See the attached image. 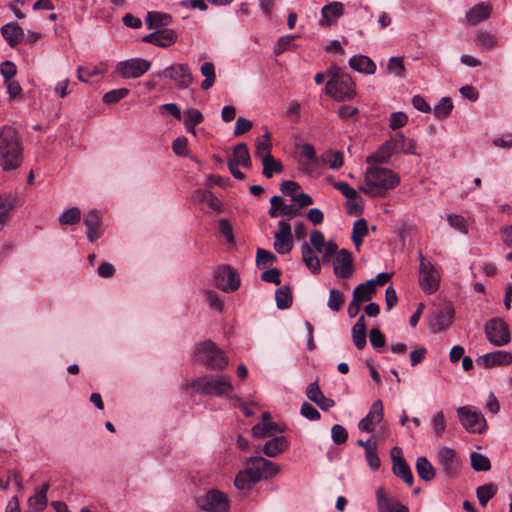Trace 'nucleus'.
Listing matches in <instances>:
<instances>
[{
	"label": "nucleus",
	"instance_id": "f257e3e1",
	"mask_svg": "<svg viewBox=\"0 0 512 512\" xmlns=\"http://www.w3.org/2000/svg\"><path fill=\"white\" fill-rule=\"evenodd\" d=\"M278 464L261 456L246 459L245 468L236 475L234 485L239 490H250L257 482L277 475Z\"/></svg>",
	"mask_w": 512,
	"mask_h": 512
},
{
	"label": "nucleus",
	"instance_id": "f03ea898",
	"mask_svg": "<svg viewBox=\"0 0 512 512\" xmlns=\"http://www.w3.org/2000/svg\"><path fill=\"white\" fill-rule=\"evenodd\" d=\"M191 388L202 395L225 397L243 405L242 399L234 394V387L227 375H204L194 380L187 381L185 389Z\"/></svg>",
	"mask_w": 512,
	"mask_h": 512
},
{
	"label": "nucleus",
	"instance_id": "7ed1b4c3",
	"mask_svg": "<svg viewBox=\"0 0 512 512\" xmlns=\"http://www.w3.org/2000/svg\"><path fill=\"white\" fill-rule=\"evenodd\" d=\"M399 183V176L392 170L370 165L365 172L364 184L359 187V190L371 197H382Z\"/></svg>",
	"mask_w": 512,
	"mask_h": 512
},
{
	"label": "nucleus",
	"instance_id": "20e7f679",
	"mask_svg": "<svg viewBox=\"0 0 512 512\" xmlns=\"http://www.w3.org/2000/svg\"><path fill=\"white\" fill-rule=\"evenodd\" d=\"M22 146L18 131L12 126L0 128V165L3 170H14L21 165Z\"/></svg>",
	"mask_w": 512,
	"mask_h": 512
},
{
	"label": "nucleus",
	"instance_id": "39448f33",
	"mask_svg": "<svg viewBox=\"0 0 512 512\" xmlns=\"http://www.w3.org/2000/svg\"><path fill=\"white\" fill-rule=\"evenodd\" d=\"M196 356L207 368L214 371H223L228 365V358L224 351L212 341L199 344L196 348Z\"/></svg>",
	"mask_w": 512,
	"mask_h": 512
},
{
	"label": "nucleus",
	"instance_id": "423d86ee",
	"mask_svg": "<svg viewBox=\"0 0 512 512\" xmlns=\"http://www.w3.org/2000/svg\"><path fill=\"white\" fill-rule=\"evenodd\" d=\"M419 285L427 294H433L439 288L440 274L437 268L419 251Z\"/></svg>",
	"mask_w": 512,
	"mask_h": 512
},
{
	"label": "nucleus",
	"instance_id": "0eeeda50",
	"mask_svg": "<svg viewBox=\"0 0 512 512\" xmlns=\"http://www.w3.org/2000/svg\"><path fill=\"white\" fill-rule=\"evenodd\" d=\"M326 93L337 101L352 99L356 95L355 83L349 74L329 79Z\"/></svg>",
	"mask_w": 512,
	"mask_h": 512
},
{
	"label": "nucleus",
	"instance_id": "6e6552de",
	"mask_svg": "<svg viewBox=\"0 0 512 512\" xmlns=\"http://www.w3.org/2000/svg\"><path fill=\"white\" fill-rule=\"evenodd\" d=\"M457 415L463 428L469 433H482L487 428L483 414L475 407L467 405L457 409Z\"/></svg>",
	"mask_w": 512,
	"mask_h": 512
},
{
	"label": "nucleus",
	"instance_id": "1a4fd4ad",
	"mask_svg": "<svg viewBox=\"0 0 512 512\" xmlns=\"http://www.w3.org/2000/svg\"><path fill=\"white\" fill-rule=\"evenodd\" d=\"M487 340L494 346L501 347L511 341L508 324L499 317L488 320L484 326Z\"/></svg>",
	"mask_w": 512,
	"mask_h": 512
},
{
	"label": "nucleus",
	"instance_id": "9d476101",
	"mask_svg": "<svg viewBox=\"0 0 512 512\" xmlns=\"http://www.w3.org/2000/svg\"><path fill=\"white\" fill-rule=\"evenodd\" d=\"M437 463L447 477H456L460 472L461 461L456 451L450 447L443 446L436 452Z\"/></svg>",
	"mask_w": 512,
	"mask_h": 512
},
{
	"label": "nucleus",
	"instance_id": "9b49d317",
	"mask_svg": "<svg viewBox=\"0 0 512 512\" xmlns=\"http://www.w3.org/2000/svg\"><path fill=\"white\" fill-rule=\"evenodd\" d=\"M197 505L202 510L209 512H227L229 510L228 498L216 489L209 490L203 497H199Z\"/></svg>",
	"mask_w": 512,
	"mask_h": 512
},
{
	"label": "nucleus",
	"instance_id": "f8f14e48",
	"mask_svg": "<svg viewBox=\"0 0 512 512\" xmlns=\"http://www.w3.org/2000/svg\"><path fill=\"white\" fill-rule=\"evenodd\" d=\"M151 67V62L143 58H131L116 65V72L125 79L139 78Z\"/></svg>",
	"mask_w": 512,
	"mask_h": 512
},
{
	"label": "nucleus",
	"instance_id": "ddd939ff",
	"mask_svg": "<svg viewBox=\"0 0 512 512\" xmlns=\"http://www.w3.org/2000/svg\"><path fill=\"white\" fill-rule=\"evenodd\" d=\"M164 77L170 79L178 89H187L194 78L186 64L175 63L164 69Z\"/></svg>",
	"mask_w": 512,
	"mask_h": 512
},
{
	"label": "nucleus",
	"instance_id": "4468645a",
	"mask_svg": "<svg viewBox=\"0 0 512 512\" xmlns=\"http://www.w3.org/2000/svg\"><path fill=\"white\" fill-rule=\"evenodd\" d=\"M294 246L291 225L288 220H281L278 223V230L274 235V249L277 253L284 255L289 253Z\"/></svg>",
	"mask_w": 512,
	"mask_h": 512
},
{
	"label": "nucleus",
	"instance_id": "2eb2a0df",
	"mask_svg": "<svg viewBox=\"0 0 512 512\" xmlns=\"http://www.w3.org/2000/svg\"><path fill=\"white\" fill-rule=\"evenodd\" d=\"M215 285L224 292H233L240 286L237 273L229 266L218 267L214 273Z\"/></svg>",
	"mask_w": 512,
	"mask_h": 512
},
{
	"label": "nucleus",
	"instance_id": "dca6fc26",
	"mask_svg": "<svg viewBox=\"0 0 512 512\" xmlns=\"http://www.w3.org/2000/svg\"><path fill=\"white\" fill-rule=\"evenodd\" d=\"M334 274L338 278L348 279L354 272L353 257L351 252L341 249L333 260Z\"/></svg>",
	"mask_w": 512,
	"mask_h": 512
},
{
	"label": "nucleus",
	"instance_id": "f3484780",
	"mask_svg": "<svg viewBox=\"0 0 512 512\" xmlns=\"http://www.w3.org/2000/svg\"><path fill=\"white\" fill-rule=\"evenodd\" d=\"M383 417V403L381 400H377L372 404L368 414L360 420L358 428L364 432H373L375 430V426L383 420Z\"/></svg>",
	"mask_w": 512,
	"mask_h": 512
},
{
	"label": "nucleus",
	"instance_id": "a211bd4d",
	"mask_svg": "<svg viewBox=\"0 0 512 512\" xmlns=\"http://www.w3.org/2000/svg\"><path fill=\"white\" fill-rule=\"evenodd\" d=\"M477 365L484 368L495 366H508L512 363V354L508 351L497 350L479 356L476 360Z\"/></svg>",
	"mask_w": 512,
	"mask_h": 512
},
{
	"label": "nucleus",
	"instance_id": "6ab92c4d",
	"mask_svg": "<svg viewBox=\"0 0 512 512\" xmlns=\"http://www.w3.org/2000/svg\"><path fill=\"white\" fill-rule=\"evenodd\" d=\"M344 14V4L339 1H334L324 5L321 9V18L319 25L321 27H330L335 24L338 19Z\"/></svg>",
	"mask_w": 512,
	"mask_h": 512
},
{
	"label": "nucleus",
	"instance_id": "aec40b11",
	"mask_svg": "<svg viewBox=\"0 0 512 512\" xmlns=\"http://www.w3.org/2000/svg\"><path fill=\"white\" fill-rule=\"evenodd\" d=\"M176 39L177 35L173 30L161 29L144 36L142 41L166 48L174 44Z\"/></svg>",
	"mask_w": 512,
	"mask_h": 512
},
{
	"label": "nucleus",
	"instance_id": "412c9836",
	"mask_svg": "<svg viewBox=\"0 0 512 512\" xmlns=\"http://www.w3.org/2000/svg\"><path fill=\"white\" fill-rule=\"evenodd\" d=\"M84 224L87 229V231H86L87 239L90 242L93 243L97 239L100 238L101 233H100L99 229L102 224V221H101V216L97 210H95V209L89 210L84 215Z\"/></svg>",
	"mask_w": 512,
	"mask_h": 512
},
{
	"label": "nucleus",
	"instance_id": "4be33fe9",
	"mask_svg": "<svg viewBox=\"0 0 512 512\" xmlns=\"http://www.w3.org/2000/svg\"><path fill=\"white\" fill-rule=\"evenodd\" d=\"M308 399L319 406L320 409L328 411L334 407V400L327 398L319 388L318 382L310 383L306 389Z\"/></svg>",
	"mask_w": 512,
	"mask_h": 512
},
{
	"label": "nucleus",
	"instance_id": "5701e85b",
	"mask_svg": "<svg viewBox=\"0 0 512 512\" xmlns=\"http://www.w3.org/2000/svg\"><path fill=\"white\" fill-rule=\"evenodd\" d=\"M49 483H43L40 487L35 488L34 494L28 498V507L33 512L43 511L47 506V492L49 490Z\"/></svg>",
	"mask_w": 512,
	"mask_h": 512
},
{
	"label": "nucleus",
	"instance_id": "b1692460",
	"mask_svg": "<svg viewBox=\"0 0 512 512\" xmlns=\"http://www.w3.org/2000/svg\"><path fill=\"white\" fill-rule=\"evenodd\" d=\"M1 34L10 47H15L24 40V30L17 23H8L2 26Z\"/></svg>",
	"mask_w": 512,
	"mask_h": 512
},
{
	"label": "nucleus",
	"instance_id": "393cba45",
	"mask_svg": "<svg viewBox=\"0 0 512 512\" xmlns=\"http://www.w3.org/2000/svg\"><path fill=\"white\" fill-rule=\"evenodd\" d=\"M349 66L351 69L364 73L367 75H372L376 71V64L374 61L365 55H354L349 60Z\"/></svg>",
	"mask_w": 512,
	"mask_h": 512
},
{
	"label": "nucleus",
	"instance_id": "a878e982",
	"mask_svg": "<svg viewBox=\"0 0 512 512\" xmlns=\"http://www.w3.org/2000/svg\"><path fill=\"white\" fill-rule=\"evenodd\" d=\"M394 153H396V151L392 141H386L375 153L367 157L366 162L369 165L386 163Z\"/></svg>",
	"mask_w": 512,
	"mask_h": 512
},
{
	"label": "nucleus",
	"instance_id": "bb28decb",
	"mask_svg": "<svg viewBox=\"0 0 512 512\" xmlns=\"http://www.w3.org/2000/svg\"><path fill=\"white\" fill-rule=\"evenodd\" d=\"M454 314V309L450 305L441 308L436 314V321L433 324V331L440 332L446 330L453 323Z\"/></svg>",
	"mask_w": 512,
	"mask_h": 512
},
{
	"label": "nucleus",
	"instance_id": "cd10ccee",
	"mask_svg": "<svg viewBox=\"0 0 512 512\" xmlns=\"http://www.w3.org/2000/svg\"><path fill=\"white\" fill-rule=\"evenodd\" d=\"M228 163L240 165L244 168L251 167V158L248 147L245 143H238L234 147L233 154L229 158Z\"/></svg>",
	"mask_w": 512,
	"mask_h": 512
},
{
	"label": "nucleus",
	"instance_id": "c85d7f7f",
	"mask_svg": "<svg viewBox=\"0 0 512 512\" xmlns=\"http://www.w3.org/2000/svg\"><path fill=\"white\" fill-rule=\"evenodd\" d=\"M490 14L491 6L485 3H479L467 12L466 19L470 25H476L487 19Z\"/></svg>",
	"mask_w": 512,
	"mask_h": 512
},
{
	"label": "nucleus",
	"instance_id": "c756f323",
	"mask_svg": "<svg viewBox=\"0 0 512 512\" xmlns=\"http://www.w3.org/2000/svg\"><path fill=\"white\" fill-rule=\"evenodd\" d=\"M301 253L303 262L310 271L314 274L319 273L321 269L320 260L315 254L313 248L307 242L302 244Z\"/></svg>",
	"mask_w": 512,
	"mask_h": 512
},
{
	"label": "nucleus",
	"instance_id": "7c9ffc66",
	"mask_svg": "<svg viewBox=\"0 0 512 512\" xmlns=\"http://www.w3.org/2000/svg\"><path fill=\"white\" fill-rule=\"evenodd\" d=\"M366 322L361 315L352 327V338L357 349L361 350L366 346Z\"/></svg>",
	"mask_w": 512,
	"mask_h": 512
},
{
	"label": "nucleus",
	"instance_id": "2f4dec72",
	"mask_svg": "<svg viewBox=\"0 0 512 512\" xmlns=\"http://www.w3.org/2000/svg\"><path fill=\"white\" fill-rule=\"evenodd\" d=\"M287 448L284 436H277L267 441L263 446V453L268 457H276Z\"/></svg>",
	"mask_w": 512,
	"mask_h": 512
},
{
	"label": "nucleus",
	"instance_id": "473e14b6",
	"mask_svg": "<svg viewBox=\"0 0 512 512\" xmlns=\"http://www.w3.org/2000/svg\"><path fill=\"white\" fill-rule=\"evenodd\" d=\"M396 152H403L405 154L415 155V142L412 139H408L402 132H398L391 139Z\"/></svg>",
	"mask_w": 512,
	"mask_h": 512
},
{
	"label": "nucleus",
	"instance_id": "72a5a7b5",
	"mask_svg": "<svg viewBox=\"0 0 512 512\" xmlns=\"http://www.w3.org/2000/svg\"><path fill=\"white\" fill-rule=\"evenodd\" d=\"M416 471L418 476L426 482L433 480L436 475L433 465L426 457L423 456L418 457L416 460Z\"/></svg>",
	"mask_w": 512,
	"mask_h": 512
},
{
	"label": "nucleus",
	"instance_id": "f704fd0d",
	"mask_svg": "<svg viewBox=\"0 0 512 512\" xmlns=\"http://www.w3.org/2000/svg\"><path fill=\"white\" fill-rule=\"evenodd\" d=\"M393 473L401 478L407 485H412L414 478L412 471L405 461L404 458H398L395 460V464L392 466Z\"/></svg>",
	"mask_w": 512,
	"mask_h": 512
},
{
	"label": "nucleus",
	"instance_id": "c9c22d12",
	"mask_svg": "<svg viewBox=\"0 0 512 512\" xmlns=\"http://www.w3.org/2000/svg\"><path fill=\"white\" fill-rule=\"evenodd\" d=\"M319 162L328 164L329 168L337 170L344 164V154L341 151H326L319 158Z\"/></svg>",
	"mask_w": 512,
	"mask_h": 512
},
{
	"label": "nucleus",
	"instance_id": "e433bc0d",
	"mask_svg": "<svg viewBox=\"0 0 512 512\" xmlns=\"http://www.w3.org/2000/svg\"><path fill=\"white\" fill-rule=\"evenodd\" d=\"M273 432H282V429L274 422L258 423L252 428V436L255 439H263L270 436Z\"/></svg>",
	"mask_w": 512,
	"mask_h": 512
},
{
	"label": "nucleus",
	"instance_id": "4c0bfd02",
	"mask_svg": "<svg viewBox=\"0 0 512 512\" xmlns=\"http://www.w3.org/2000/svg\"><path fill=\"white\" fill-rule=\"evenodd\" d=\"M263 175L266 178H271L274 173L283 171V165L279 160H276L271 154L263 156Z\"/></svg>",
	"mask_w": 512,
	"mask_h": 512
},
{
	"label": "nucleus",
	"instance_id": "58836bf2",
	"mask_svg": "<svg viewBox=\"0 0 512 512\" xmlns=\"http://www.w3.org/2000/svg\"><path fill=\"white\" fill-rule=\"evenodd\" d=\"M367 233L368 224L364 218H361L354 222L351 239L357 249H359L360 245L362 244L363 238L367 235Z\"/></svg>",
	"mask_w": 512,
	"mask_h": 512
},
{
	"label": "nucleus",
	"instance_id": "ea45409f",
	"mask_svg": "<svg viewBox=\"0 0 512 512\" xmlns=\"http://www.w3.org/2000/svg\"><path fill=\"white\" fill-rule=\"evenodd\" d=\"M376 502L379 512H392L398 503V501L389 498L382 487L376 490Z\"/></svg>",
	"mask_w": 512,
	"mask_h": 512
},
{
	"label": "nucleus",
	"instance_id": "a19ab883",
	"mask_svg": "<svg viewBox=\"0 0 512 512\" xmlns=\"http://www.w3.org/2000/svg\"><path fill=\"white\" fill-rule=\"evenodd\" d=\"M171 22V16L164 13L148 12L146 17V25L148 29H157L166 26Z\"/></svg>",
	"mask_w": 512,
	"mask_h": 512
},
{
	"label": "nucleus",
	"instance_id": "79ce46f5",
	"mask_svg": "<svg viewBox=\"0 0 512 512\" xmlns=\"http://www.w3.org/2000/svg\"><path fill=\"white\" fill-rule=\"evenodd\" d=\"M474 41L482 50H491L497 45V39L494 35L486 31H478L475 34Z\"/></svg>",
	"mask_w": 512,
	"mask_h": 512
},
{
	"label": "nucleus",
	"instance_id": "37998d69",
	"mask_svg": "<svg viewBox=\"0 0 512 512\" xmlns=\"http://www.w3.org/2000/svg\"><path fill=\"white\" fill-rule=\"evenodd\" d=\"M200 73L205 77L204 81L201 83V88L208 90L214 85L216 79L214 64L212 62L203 63L200 68Z\"/></svg>",
	"mask_w": 512,
	"mask_h": 512
},
{
	"label": "nucleus",
	"instance_id": "c03bdc74",
	"mask_svg": "<svg viewBox=\"0 0 512 512\" xmlns=\"http://www.w3.org/2000/svg\"><path fill=\"white\" fill-rule=\"evenodd\" d=\"M276 305L279 309H288L292 305V291L289 286H282L275 292Z\"/></svg>",
	"mask_w": 512,
	"mask_h": 512
},
{
	"label": "nucleus",
	"instance_id": "a18cd8bd",
	"mask_svg": "<svg viewBox=\"0 0 512 512\" xmlns=\"http://www.w3.org/2000/svg\"><path fill=\"white\" fill-rule=\"evenodd\" d=\"M195 197L198 201L206 203L212 210L218 211L221 209V202L209 190H197Z\"/></svg>",
	"mask_w": 512,
	"mask_h": 512
},
{
	"label": "nucleus",
	"instance_id": "49530a36",
	"mask_svg": "<svg viewBox=\"0 0 512 512\" xmlns=\"http://www.w3.org/2000/svg\"><path fill=\"white\" fill-rule=\"evenodd\" d=\"M446 219L451 228L460 232L461 234H464V235L468 234V232H469L468 222L462 215L448 214Z\"/></svg>",
	"mask_w": 512,
	"mask_h": 512
},
{
	"label": "nucleus",
	"instance_id": "de8ad7c7",
	"mask_svg": "<svg viewBox=\"0 0 512 512\" xmlns=\"http://www.w3.org/2000/svg\"><path fill=\"white\" fill-rule=\"evenodd\" d=\"M430 425L434 435L440 438L446 429V419L443 411L436 412L430 420Z\"/></svg>",
	"mask_w": 512,
	"mask_h": 512
},
{
	"label": "nucleus",
	"instance_id": "09e8293b",
	"mask_svg": "<svg viewBox=\"0 0 512 512\" xmlns=\"http://www.w3.org/2000/svg\"><path fill=\"white\" fill-rule=\"evenodd\" d=\"M345 302L344 294L337 289H331L327 301L328 308L333 312H339Z\"/></svg>",
	"mask_w": 512,
	"mask_h": 512
},
{
	"label": "nucleus",
	"instance_id": "8fccbe9b",
	"mask_svg": "<svg viewBox=\"0 0 512 512\" xmlns=\"http://www.w3.org/2000/svg\"><path fill=\"white\" fill-rule=\"evenodd\" d=\"M497 492V487L494 484H485L477 488L476 494L479 503L485 506L488 501L494 497Z\"/></svg>",
	"mask_w": 512,
	"mask_h": 512
},
{
	"label": "nucleus",
	"instance_id": "3c124183",
	"mask_svg": "<svg viewBox=\"0 0 512 512\" xmlns=\"http://www.w3.org/2000/svg\"><path fill=\"white\" fill-rule=\"evenodd\" d=\"M81 211L78 207H71L59 216V222L63 225H73L80 221Z\"/></svg>",
	"mask_w": 512,
	"mask_h": 512
},
{
	"label": "nucleus",
	"instance_id": "603ef678",
	"mask_svg": "<svg viewBox=\"0 0 512 512\" xmlns=\"http://www.w3.org/2000/svg\"><path fill=\"white\" fill-rule=\"evenodd\" d=\"M453 109V103L450 97H443L437 105L434 107V115L435 117L441 119L446 118L450 115Z\"/></svg>",
	"mask_w": 512,
	"mask_h": 512
},
{
	"label": "nucleus",
	"instance_id": "864d4df0",
	"mask_svg": "<svg viewBox=\"0 0 512 512\" xmlns=\"http://www.w3.org/2000/svg\"><path fill=\"white\" fill-rule=\"evenodd\" d=\"M470 460L475 471H488L491 468L490 460L483 454L473 452L470 455Z\"/></svg>",
	"mask_w": 512,
	"mask_h": 512
},
{
	"label": "nucleus",
	"instance_id": "5fc2aeb1",
	"mask_svg": "<svg viewBox=\"0 0 512 512\" xmlns=\"http://www.w3.org/2000/svg\"><path fill=\"white\" fill-rule=\"evenodd\" d=\"M387 72L397 77L405 76V65L402 57H391L387 64Z\"/></svg>",
	"mask_w": 512,
	"mask_h": 512
},
{
	"label": "nucleus",
	"instance_id": "6e6d98bb",
	"mask_svg": "<svg viewBox=\"0 0 512 512\" xmlns=\"http://www.w3.org/2000/svg\"><path fill=\"white\" fill-rule=\"evenodd\" d=\"M104 72H105V70H101L97 66H88V67L80 66L77 69V78L80 82L87 83L91 77L101 75Z\"/></svg>",
	"mask_w": 512,
	"mask_h": 512
},
{
	"label": "nucleus",
	"instance_id": "4d7b16f0",
	"mask_svg": "<svg viewBox=\"0 0 512 512\" xmlns=\"http://www.w3.org/2000/svg\"><path fill=\"white\" fill-rule=\"evenodd\" d=\"M255 148H256V151H255L256 156L261 157L262 159H263L264 155L271 154L270 151L272 148V143H271V136H270L269 132H266L263 135L262 139L257 140Z\"/></svg>",
	"mask_w": 512,
	"mask_h": 512
},
{
	"label": "nucleus",
	"instance_id": "13d9d810",
	"mask_svg": "<svg viewBox=\"0 0 512 512\" xmlns=\"http://www.w3.org/2000/svg\"><path fill=\"white\" fill-rule=\"evenodd\" d=\"M129 94L127 88H119L111 90L104 94L102 100L106 104H114L125 98Z\"/></svg>",
	"mask_w": 512,
	"mask_h": 512
},
{
	"label": "nucleus",
	"instance_id": "bf43d9fd",
	"mask_svg": "<svg viewBox=\"0 0 512 512\" xmlns=\"http://www.w3.org/2000/svg\"><path fill=\"white\" fill-rule=\"evenodd\" d=\"M276 260L277 257L270 251L261 248L257 250L256 262L258 267L265 268L266 266L276 262Z\"/></svg>",
	"mask_w": 512,
	"mask_h": 512
},
{
	"label": "nucleus",
	"instance_id": "052dcab7",
	"mask_svg": "<svg viewBox=\"0 0 512 512\" xmlns=\"http://www.w3.org/2000/svg\"><path fill=\"white\" fill-rule=\"evenodd\" d=\"M331 438L337 445L344 444L348 439V432L344 426L335 424L331 429Z\"/></svg>",
	"mask_w": 512,
	"mask_h": 512
},
{
	"label": "nucleus",
	"instance_id": "680f3d73",
	"mask_svg": "<svg viewBox=\"0 0 512 512\" xmlns=\"http://www.w3.org/2000/svg\"><path fill=\"white\" fill-rule=\"evenodd\" d=\"M408 122V117L404 112H394L390 115L389 127L392 130L404 127Z\"/></svg>",
	"mask_w": 512,
	"mask_h": 512
},
{
	"label": "nucleus",
	"instance_id": "e2e57ef3",
	"mask_svg": "<svg viewBox=\"0 0 512 512\" xmlns=\"http://www.w3.org/2000/svg\"><path fill=\"white\" fill-rule=\"evenodd\" d=\"M365 459L371 470L377 471L380 468L381 461L377 454V445L365 452Z\"/></svg>",
	"mask_w": 512,
	"mask_h": 512
},
{
	"label": "nucleus",
	"instance_id": "0e129e2a",
	"mask_svg": "<svg viewBox=\"0 0 512 512\" xmlns=\"http://www.w3.org/2000/svg\"><path fill=\"white\" fill-rule=\"evenodd\" d=\"M1 75L4 78V82L11 80L17 73L16 65L12 61H4L0 66Z\"/></svg>",
	"mask_w": 512,
	"mask_h": 512
},
{
	"label": "nucleus",
	"instance_id": "69168bd1",
	"mask_svg": "<svg viewBox=\"0 0 512 512\" xmlns=\"http://www.w3.org/2000/svg\"><path fill=\"white\" fill-rule=\"evenodd\" d=\"M334 187H335V189L340 191L349 200H353L358 197L357 191L346 182H342V181L336 182V183H334Z\"/></svg>",
	"mask_w": 512,
	"mask_h": 512
},
{
	"label": "nucleus",
	"instance_id": "338daca9",
	"mask_svg": "<svg viewBox=\"0 0 512 512\" xmlns=\"http://www.w3.org/2000/svg\"><path fill=\"white\" fill-rule=\"evenodd\" d=\"M300 412L301 415L308 420L315 421L320 419V413L318 410L308 402H304L302 404Z\"/></svg>",
	"mask_w": 512,
	"mask_h": 512
},
{
	"label": "nucleus",
	"instance_id": "774afa93",
	"mask_svg": "<svg viewBox=\"0 0 512 512\" xmlns=\"http://www.w3.org/2000/svg\"><path fill=\"white\" fill-rule=\"evenodd\" d=\"M204 117L202 113L194 108H190L184 112L183 122H188L190 124L198 125L203 121Z\"/></svg>",
	"mask_w": 512,
	"mask_h": 512
}]
</instances>
